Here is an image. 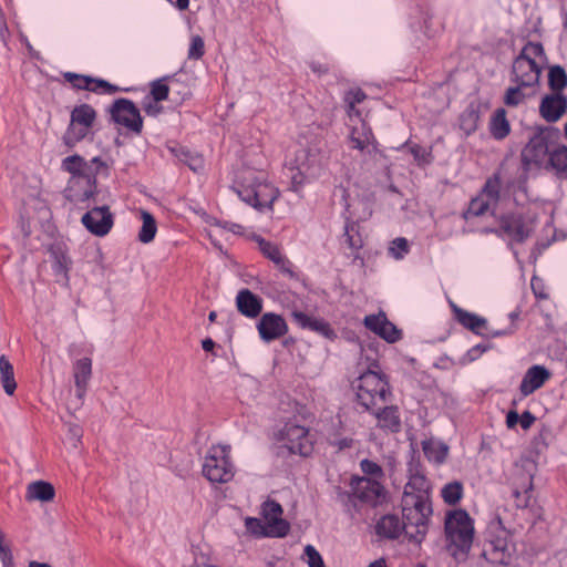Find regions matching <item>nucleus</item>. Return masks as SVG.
<instances>
[{
    "label": "nucleus",
    "instance_id": "1",
    "mask_svg": "<svg viewBox=\"0 0 567 567\" xmlns=\"http://www.w3.org/2000/svg\"><path fill=\"white\" fill-rule=\"evenodd\" d=\"M61 168L71 175L66 197L74 204L85 203L96 193V176L107 166L101 157L86 162L74 154L62 159Z\"/></svg>",
    "mask_w": 567,
    "mask_h": 567
},
{
    "label": "nucleus",
    "instance_id": "2",
    "mask_svg": "<svg viewBox=\"0 0 567 567\" xmlns=\"http://www.w3.org/2000/svg\"><path fill=\"white\" fill-rule=\"evenodd\" d=\"M402 514L405 536L410 542L420 545L427 533L432 514L429 497L422 493L404 491Z\"/></svg>",
    "mask_w": 567,
    "mask_h": 567
},
{
    "label": "nucleus",
    "instance_id": "3",
    "mask_svg": "<svg viewBox=\"0 0 567 567\" xmlns=\"http://www.w3.org/2000/svg\"><path fill=\"white\" fill-rule=\"evenodd\" d=\"M445 549L455 559H464L474 540V520L464 509L446 514L444 522Z\"/></svg>",
    "mask_w": 567,
    "mask_h": 567
},
{
    "label": "nucleus",
    "instance_id": "4",
    "mask_svg": "<svg viewBox=\"0 0 567 567\" xmlns=\"http://www.w3.org/2000/svg\"><path fill=\"white\" fill-rule=\"evenodd\" d=\"M237 194L247 204L262 210L272 207L279 190L267 181L264 172L247 168L240 174Z\"/></svg>",
    "mask_w": 567,
    "mask_h": 567
},
{
    "label": "nucleus",
    "instance_id": "5",
    "mask_svg": "<svg viewBox=\"0 0 567 567\" xmlns=\"http://www.w3.org/2000/svg\"><path fill=\"white\" fill-rule=\"evenodd\" d=\"M516 551L512 533L497 516L489 522L482 556L493 565H509Z\"/></svg>",
    "mask_w": 567,
    "mask_h": 567
},
{
    "label": "nucleus",
    "instance_id": "6",
    "mask_svg": "<svg viewBox=\"0 0 567 567\" xmlns=\"http://www.w3.org/2000/svg\"><path fill=\"white\" fill-rule=\"evenodd\" d=\"M546 59L543 44L527 42L512 64V81L520 86H535L539 82L540 62Z\"/></svg>",
    "mask_w": 567,
    "mask_h": 567
},
{
    "label": "nucleus",
    "instance_id": "7",
    "mask_svg": "<svg viewBox=\"0 0 567 567\" xmlns=\"http://www.w3.org/2000/svg\"><path fill=\"white\" fill-rule=\"evenodd\" d=\"M358 403L367 411L385 404L391 396V388L385 374L368 370L354 382Z\"/></svg>",
    "mask_w": 567,
    "mask_h": 567
},
{
    "label": "nucleus",
    "instance_id": "8",
    "mask_svg": "<svg viewBox=\"0 0 567 567\" xmlns=\"http://www.w3.org/2000/svg\"><path fill=\"white\" fill-rule=\"evenodd\" d=\"M96 121V111L90 104H81L71 111L70 123L62 141L68 148L75 147L91 132Z\"/></svg>",
    "mask_w": 567,
    "mask_h": 567
},
{
    "label": "nucleus",
    "instance_id": "9",
    "mask_svg": "<svg viewBox=\"0 0 567 567\" xmlns=\"http://www.w3.org/2000/svg\"><path fill=\"white\" fill-rule=\"evenodd\" d=\"M558 137V132L553 128H542L536 132L522 150L520 158L523 165L528 168L532 165L540 166L547 157L555 140Z\"/></svg>",
    "mask_w": 567,
    "mask_h": 567
},
{
    "label": "nucleus",
    "instance_id": "10",
    "mask_svg": "<svg viewBox=\"0 0 567 567\" xmlns=\"http://www.w3.org/2000/svg\"><path fill=\"white\" fill-rule=\"evenodd\" d=\"M496 220L497 231L502 233V238L508 240V245L525 243L534 231V220L520 213L502 214Z\"/></svg>",
    "mask_w": 567,
    "mask_h": 567
},
{
    "label": "nucleus",
    "instance_id": "11",
    "mask_svg": "<svg viewBox=\"0 0 567 567\" xmlns=\"http://www.w3.org/2000/svg\"><path fill=\"white\" fill-rule=\"evenodd\" d=\"M203 474L212 483H227L234 477L229 450L226 446H212L204 464Z\"/></svg>",
    "mask_w": 567,
    "mask_h": 567
},
{
    "label": "nucleus",
    "instance_id": "12",
    "mask_svg": "<svg viewBox=\"0 0 567 567\" xmlns=\"http://www.w3.org/2000/svg\"><path fill=\"white\" fill-rule=\"evenodd\" d=\"M280 439L285 441V446L292 454L309 456L313 451V437L302 425L292 422L286 423L280 431Z\"/></svg>",
    "mask_w": 567,
    "mask_h": 567
},
{
    "label": "nucleus",
    "instance_id": "13",
    "mask_svg": "<svg viewBox=\"0 0 567 567\" xmlns=\"http://www.w3.org/2000/svg\"><path fill=\"white\" fill-rule=\"evenodd\" d=\"M111 117L128 131L140 134L143 128V118L136 105L127 99H118L111 106Z\"/></svg>",
    "mask_w": 567,
    "mask_h": 567
},
{
    "label": "nucleus",
    "instance_id": "14",
    "mask_svg": "<svg viewBox=\"0 0 567 567\" xmlns=\"http://www.w3.org/2000/svg\"><path fill=\"white\" fill-rule=\"evenodd\" d=\"M353 499L370 506H378L385 497V489L380 482L368 477H353L350 482Z\"/></svg>",
    "mask_w": 567,
    "mask_h": 567
},
{
    "label": "nucleus",
    "instance_id": "15",
    "mask_svg": "<svg viewBox=\"0 0 567 567\" xmlns=\"http://www.w3.org/2000/svg\"><path fill=\"white\" fill-rule=\"evenodd\" d=\"M358 118V123L351 126L349 133L351 147L361 153L367 151L374 158L384 157L383 153L377 147V141L371 127L363 120Z\"/></svg>",
    "mask_w": 567,
    "mask_h": 567
},
{
    "label": "nucleus",
    "instance_id": "16",
    "mask_svg": "<svg viewBox=\"0 0 567 567\" xmlns=\"http://www.w3.org/2000/svg\"><path fill=\"white\" fill-rule=\"evenodd\" d=\"M261 515L268 525V537H285L289 533L290 525L282 518V507L276 501H266L261 506Z\"/></svg>",
    "mask_w": 567,
    "mask_h": 567
},
{
    "label": "nucleus",
    "instance_id": "17",
    "mask_svg": "<svg viewBox=\"0 0 567 567\" xmlns=\"http://www.w3.org/2000/svg\"><path fill=\"white\" fill-rule=\"evenodd\" d=\"M82 224L90 233L104 236L113 226V215L107 206L94 207L83 215Z\"/></svg>",
    "mask_w": 567,
    "mask_h": 567
},
{
    "label": "nucleus",
    "instance_id": "18",
    "mask_svg": "<svg viewBox=\"0 0 567 567\" xmlns=\"http://www.w3.org/2000/svg\"><path fill=\"white\" fill-rule=\"evenodd\" d=\"M512 485L516 506L518 508L528 507L534 487L532 473L522 467H517L513 474Z\"/></svg>",
    "mask_w": 567,
    "mask_h": 567
},
{
    "label": "nucleus",
    "instance_id": "19",
    "mask_svg": "<svg viewBox=\"0 0 567 567\" xmlns=\"http://www.w3.org/2000/svg\"><path fill=\"white\" fill-rule=\"evenodd\" d=\"M257 329L260 338L265 342H270L285 336L288 331V326L281 316L267 312L261 316Z\"/></svg>",
    "mask_w": 567,
    "mask_h": 567
},
{
    "label": "nucleus",
    "instance_id": "20",
    "mask_svg": "<svg viewBox=\"0 0 567 567\" xmlns=\"http://www.w3.org/2000/svg\"><path fill=\"white\" fill-rule=\"evenodd\" d=\"M567 112V97L553 92L545 95L539 104V114L548 123H555Z\"/></svg>",
    "mask_w": 567,
    "mask_h": 567
},
{
    "label": "nucleus",
    "instance_id": "21",
    "mask_svg": "<svg viewBox=\"0 0 567 567\" xmlns=\"http://www.w3.org/2000/svg\"><path fill=\"white\" fill-rule=\"evenodd\" d=\"M364 326L388 342H396L401 339V331L388 320L383 312L367 316Z\"/></svg>",
    "mask_w": 567,
    "mask_h": 567
},
{
    "label": "nucleus",
    "instance_id": "22",
    "mask_svg": "<svg viewBox=\"0 0 567 567\" xmlns=\"http://www.w3.org/2000/svg\"><path fill=\"white\" fill-rule=\"evenodd\" d=\"M370 411L377 419V426L383 432L399 433L401 431V415L396 405H378Z\"/></svg>",
    "mask_w": 567,
    "mask_h": 567
},
{
    "label": "nucleus",
    "instance_id": "23",
    "mask_svg": "<svg viewBox=\"0 0 567 567\" xmlns=\"http://www.w3.org/2000/svg\"><path fill=\"white\" fill-rule=\"evenodd\" d=\"M551 374L549 370H547L544 365H533L530 367L519 385V390L524 396H527L542 388L549 379Z\"/></svg>",
    "mask_w": 567,
    "mask_h": 567
},
{
    "label": "nucleus",
    "instance_id": "24",
    "mask_svg": "<svg viewBox=\"0 0 567 567\" xmlns=\"http://www.w3.org/2000/svg\"><path fill=\"white\" fill-rule=\"evenodd\" d=\"M291 317L302 329H309L330 339L336 336L330 324L321 318L308 316L302 311H292Z\"/></svg>",
    "mask_w": 567,
    "mask_h": 567
},
{
    "label": "nucleus",
    "instance_id": "25",
    "mask_svg": "<svg viewBox=\"0 0 567 567\" xmlns=\"http://www.w3.org/2000/svg\"><path fill=\"white\" fill-rule=\"evenodd\" d=\"M238 311L247 318H256L262 311V300L249 289H241L236 297Z\"/></svg>",
    "mask_w": 567,
    "mask_h": 567
},
{
    "label": "nucleus",
    "instance_id": "26",
    "mask_svg": "<svg viewBox=\"0 0 567 567\" xmlns=\"http://www.w3.org/2000/svg\"><path fill=\"white\" fill-rule=\"evenodd\" d=\"M92 375V361L89 358L76 360L73 364V378L76 388V396L82 402L85 396L89 381Z\"/></svg>",
    "mask_w": 567,
    "mask_h": 567
},
{
    "label": "nucleus",
    "instance_id": "27",
    "mask_svg": "<svg viewBox=\"0 0 567 567\" xmlns=\"http://www.w3.org/2000/svg\"><path fill=\"white\" fill-rule=\"evenodd\" d=\"M375 533L382 538L396 539L404 533V525L396 515L388 514L378 520Z\"/></svg>",
    "mask_w": 567,
    "mask_h": 567
},
{
    "label": "nucleus",
    "instance_id": "28",
    "mask_svg": "<svg viewBox=\"0 0 567 567\" xmlns=\"http://www.w3.org/2000/svg\"><path fill=\"white\" fill-rule=\"evenodd\" d=\"M261 252L270 259L281 271L292 274L289 260L281 254L277 245L262 238L258 239Z\"/></svg>",
    "mask_w": 567,
    "mask_h": 567
},
{
    "label": "nucleus",
    "instance_id": "29",
    "mask_svg": "<svg viewBox=\"0 0 567 567\" xmlns=\"http://www.w3.org/2000/svg\"><path fill=\"white\" fill-rule=\"evenodd\" d=\"M55 491L51 483L37 481L28 485L25 498L28 501L50 502L54 498Z\"/></svg>",
    "mask_w": 567,
    "mask_h": 567
},
{
    "label": "nucleus",
    "instance_id": "30",
    "mask_svg": "<svg viewBox=\"0 0 567 567\" xmlns=\"http://www.w3.org/2000/svg\"><path fill=\"white\" fill-rule=\"evenodd\" d=\"M422 449L426 458L436 464H442L449 453V446L446 444L434 440L424 441Z\"/></svg>",
    "mask_w": 567,
    "mask_h": 567
},
{
    "label": "nucleus",
    "instance_id": "31",
    "mask_svg": "<svg viewBox=\"0 0 567 567\" xmlns=\"http://www.w3.org/2000/svg\"><path fill=\"white\" fill-rule=\"evenodd\" d=\"M0 381L4 392L8 395H12L17 389L14 370L13 365L4 354L0 357Z\"/></svg>",
    "mask_w": 567,
    "mask_h": 567
},
{
    "label": "nucleus",
    "instance_id": "32",
    "mask_svg": "<svg viewBox=\"0 0 567 567\" xmlns=\"http://www.w3.org/2000/svg\"><path fill=\"white\" fill-rule=\"evenodd\" d=\"M501 189L502 176L498 172H495L486 179L480 194L489 200L493 204V207H495L501 199Z\"/></svg>",
    "mask_w": 567,
    "mask_h": 567
},
{
    "label": "nucleus",
    "instance_id": "33",
    "mask_svg": "<svg viewBox=\"0 0 567 567\" xmlns=\"http://www.w3.org/2000/svg\"><path fill=\"white\" fill-rule=\"evenodd\" d=\"M509 132L511 126L506 118V111L504 109L496 110L491 121V134L496 140H503Z\"/></svg>",
    "mask_w": 567,
    "mask_h": 567
},
{
    "label": "nucleus",
    "instance_id": "34",
    "mask_svg": "<svg viewBox=\"0 0 567 567\" xmlns=\"http://www.w3.org/2000/svg\"><path fill=\"white\" fill-rule=\"evenodd\" d=\"M455 313L458 322L475 333H481V331L486 327V320L474 313L462 309H456Z\"/></svg>",
    "mask_w": 567,
    "mask_h": 567
},
{
    "label": "nucleus",
    "instance_id": "35",
    "mask_svg": "<svg viewBox=\"0 0 567 567\" xmlns=\"http://www.w3.org/2000/svg\"><path fill=\"white\" fill-rule=\"evenodd\" d=\"M141 217H142L143 225L138 233V239L143 244H148L154 239V237L156 235V231H157L156 221H155L153 215L146 210L141 212Z\"/></svg>",
    "mask_w": 567,
    "mask_h": 567
},
{
    "label": "nucleus",
    "instance_id": "36",
    "mask_svg": "<svg viewBox=\"0 0 567 567\" xmlns=\"http://www.w3.org/2000/svg\"><path fill=\"white\" fill-rule=\"evenodd\" d=\"M367 99V94L361 89H352L346 92L343 101L347 105V114L351 118L353 116L361 117V113L355 105L362 103Z\"/></svg>",
    "mask_w": 567,
    "mask_h": 567
},
{
    "label": "nucleus",
    "instance_id": "37",
    "mask_svg": "<svg viewBox=\"0 0 567 567\" xmlns=\"http://www.w3.org/2000/svg\"><path fill=\"white\" fill-rule=\"evenodd\" d=\"M548 85L556 93H561L567 86V73L560 65H554L549 69Z\"/></svg>",
    "mask_w": 567,
    "mask_h": 567
},
{
    "label": "nucleus",
    "instance_id": "38",
    "mask_svg": "<svg viewBox=\"0 0 567 567\" xmlns=\"http://www.w3.org/2000/svg\"><path fill=\"white\" fill-rule=\"evenodd\" d=\"M441 496L446 504L455 505L463 496L462 483L455 481L446 484L441 491Z\"/></svg>",
    "mask_w": 567,
    "mask_h": 567
},
{
    "label": "nucleus",
    "instance_id": "39",
    "mask_svg": "<svg viewBox=\"0 0 567 567\" xmlns=\"http://www.w3.org/2000/svg\"><path fill=\"white\" fill-rule=\"evenodd\" d=\"M492 206L493 204L489 200H487L484 196L478 194L470 202L468 208L465 213V218H467L468 216H483L489 210Z\"/></svg>",
    "mask_w": 567,
    "mask_h": 567
},
{
    "label": "nucleus",
    "instance_id": "40",
    "mask_svg": "<svg viewBox=\"0 0 567 567\" xmlns=\"http://www.w3.org/2000/svg\"><path fill=\"white\" fill-rule=\"evenodd\" d=\"M549 165L557 172H567V146L561 145L550 151Z\"/></svg>",
    "mask_w": 567,
    "mask_h": 567
},
{
    "label": "nucleus",
    "instance_id": "41",
    "mask_svg": "<svg viewBox=\"0 0 567 567\" xmlns=\"http://www.w3.org/2000/svg\"><path fill=\"white\" fill-rule=\"evenodd\" d=\"M525 86L516 84L506 90L504 95V104L509 107H515L522 104L526 100V94L523 92Z\"/></svg>",
    "mask_w": 567,
    "mask_h": 567
},
{
    "label": "nucleus",
    "instance_id": "42",
    "mask_svg": "<svg viewBox=\"0 0 567 567\" xmlns=\"http://www.w3.org/2000/svg\"><path fill=\"white\" fill-rule=\"evenodd\" d=\"M65 81H68L74 89L78 90H90V84L93 82V78L83 74H76L66 72L63 74Z\"/></svg>",
    "mask_w": 567,
    "mask_h": 567
},
{
    "label": "nucleus",
    "instance_id": "43",
    "mask_svg": "<svg viewBox=\"0 0 567 567\" xmlns=\"http://www.w3.org/2000/svg\"><path fill=\"white\" fill-rule=\"evenodd\" d=\"M344 236L350 249L358 250L362 247L363 241L358 234L355 224L352 223L346 226Z\"/></svg>",
    "mask_w": 567,
    "mask_h": 567
},
{
    "label": "nucleus",
    "instance_id": "44",
    "mask_svg": "<svg viewBox=\"0 0 567 567\" xmlns=\"http://www.w3.org/2000/svg\"><path fill=\"white\" fill-rule=\"evenodd\" d=\"M480 120V115L477 112L470 110L462 114L461 116V127L467 134L472 133L477 127V122Z\"/></svg>",
    "mask_w": 567,
    "mask_h": 567
},
{
    "label": "nucleus",
    "instance_id": "45",
    "mask_svg": "<svg viewBox=\"0 0 567 567\" xmlns=\"http://www.w3.org/2000/svg\"><path fill=\"white\" fill-rule=\"evenodd\" d=\"M247 530L256 536H268V525L258 518L247 517L245 520Z\"/></svg>",
    "mask_w": 567,
    "mask_h": 567
},
{
    "label": "nucleus",
    "instance_id": "46",
    "mask_svg": "<svg viewBox=\"0 0 567 567\" xmlns=\"http://www.w3.org/2000/svg\"><path fill=\"white\" fill-rule=\"evenodd\" d=\"M205 53V43L200 35H194L190 40V45L188 49V59L198 60Z\"/></svg>",
    "mask_w": 567,
    "mask_h": 567
},
{
    "label": "nucleus",
    "instance_id": "47",
    "mask_svg": "<svg viewBox=\"0 0 567 567\" xmlns=\"http://www.w3.org/2000/svg\"><path fill=\"white\" fill-rule=\"evenodd\" d=\"M151 93L154 99V102L157 103L168 97L169 87L164 82V80H157L152 83Z\"/></svg>",
    "mask_w": 567,
    "mask_h": 567
},
{
    "label": "nucleus",
    "instance_id": "48",
    "mask_svg": "<svg viewBox=\"0 0 567 567\" xmlns=\"http://www.w3.org/2000/svg\"><path fill=\"white\" fill-rule=\"evenodd\" d=\"M360 467L364 474L371 476L370 478L377 480L383 476L382 467L373 461L362 460Z\"/></svg>",
    "mask_w": 567,
    "mask_h": 567
},
{
    "label": "nucleus",
    "instance_id": "49",
    "mask_svg": "<svg viewBox=\"0 0 567 567\" xmlns=\"http://www.w3.org/2000/svg\"><path fill=\"white\" fill-rule=\"evenodd\" d=\"M408 251H409V244L405 238L399 237V238H395L394 240H392L391 246H390V252L394 258L400 259L405 254H408Z\"/></svg>",
    "mask_w": 567,
    "mask_h": 567
},
{
    "label": "nucleus",
    "instance_id": "50",
    "mask_svg": "<svg viewBox=\"0 0 567 567\" xmlns=\"http://www.w3.org/2000/svg\"><path fill=\"white\" fill-rule=\"evenodd\" d=\"M297 167L300 171H308L315 165V157L310 155V151L306 148L299 150L297 154Z\"/></svg>",
    "mask_w": 567,
    "mask_h": 567
},
{
    "label": "nucleus",
    "instance_id": "51",
    "mask_svg": "<svg viewBox=\"0 0 567 567\" xmlns=\"http://www.w3.org/2000/svg\"><path fill=\"white\" fill-rule=\"evenodd\" d=\"M305 555L309 567H326L321 555L312 545H307L305 547Z\"/></svg>",
    "mask_w": 567,
    "mask_h": 567
},
{
    "label": "nucleus",
    "instance_id": "52",
    "mask_svg": "<svg viewBox=\"0 0 567 567\" xmlns=\"http://www.w3.org/2000/svg\"><path fill=\"white\" fill-rule=\"evenodd\" d=\"M117 86L101 80V79H93V82L90 84L91 92H105V93H115L117 92Z\"/></svg>",
    "mask_w": 567,
    "mask_h": 567
},
{
    "label": "nucleus",
    "instance_id": "53",
    "mask_svg": "<svg viewBox=\"0 0 567 567\" xmlns=\"http://www.w3.org/2000/svg\"><path fill=\"white\" fill-rule=\"evenodd\" d=\"M410 153L413 155L414 159L421 164H429L431 162L430 152L424 147L417 144H413L410 146Z\"/></svg>",
    "mask_w": 567,
    "mask_h": 567
},
{
    "label": "nucleus",
    "instance_id": "54",
    "mask_svg": "<svg viewBox=\"0 0 567 567\" xmlns=\"http://www.w3.org/2000/svg\"><path fill=\"white\" fill-rule=\"evenodd\" d=\"M535 421V415L529 411H524L522 415H519V423L524 430H528L534 424Z\"/></svg>",
    "mask_w": 567,
    "mask_h": 567
},
{
    "label": "nucleus",
    "instance_id": "55",
    "mask_svg": "<svg viewBox=\"0 0 567 567\" xmlns=\"http://www.w3.org/2000/svg\"><path fill=\"white\" fill-rule=\"evenodd\" d=\"M0 557L1 560L13 557L10 547L4 544V534L0 536Z\"/></svg>",
    "mask_w": 567,
    "mask_h": 567
},
{
    "label": "nucleus",
    "instance_id": "56",
    "mask_svg": "<svg viewBox=\"0 0 567 567\" xmlns=\"http://www.w3.org/2000/svg\"><path fill=\"white\" fill-rule=\"evenodd\" d=\"M519 422V414L512 410L506 415V425L512 429Z\"/></svg>",
    "mask_w": 567,
    "mask_h": 567
},
{
    "label": "nucleus",
    "instance_id": "57",
    "mask_svg": "<svg viewBox=\"0 0 567 567\" xmlns=\"http://www.w3.org/2000/svg\"><path fill=\"white\" fill-rule=\"evenodd\" d=\"M338 447L340 450H343V449H349L352 446L353 444V440L352 439H349V437H346V439H342L340 440L338 443Z\"/></svg>",
    "mask_w": 567,
    "mask_h": 567
},
{
    "label": "nucleus",
    "instance_id": "58",
    "mask_svg": "<svg viewBox=\"0 0 567 567\" xmlns=\"http://www.w3.org/2000/svg\"><path fill=\"white\" fill-rule=\"evenodd\" d=\"M202 347L205 351L209 352L214 349L215 342L212 339L207 338V339L203 340Z\"/></svg>",
    "mask_w": 567,
    "mask_h": 567
},
{
    "label": "nucleus",
    "instance_id": "59",
    "mask_svg": "<svg viewBox=\"0 0 567 567\" xmlns=\"http://www.w3.org/2000/svg\"><path fill=\"white\" fill-rule=\"evenodd\" d=\"M311 69L313 72H317V73H327L328 72V68L323 64H316V63H312L311 64Z\"/></svg>",
    "mask_w": 567,
    "mask_h": 567
},
{
    "label": "nucleus",
    "instance_id": "60",
    "mask_svg": "<svg viewBox=\"0 0 567 567\" xmlns=\"http://www.w3.org/2000/svg\"><path fill=\"white\" fill-rule=\"evenodd\" d=\"M161 110H162V107L158 106L157 104H155L154 106L152 104H150L145 107L146 113L152 114V115L157 114Z\"/></svg>",
    "mask_w": 567,
    "mask_h": 567
},
{
    "label": "nucleus",
    "instance_id": "61",
    "mask_svg": "<svg viewBox=\"0 0 567 567\" xmlns=\"http://www.w3.org/2000/svg\"><path fill=\"white\" fill-rule=\"evenodd\" d=\"M497 230H498V226L496 228L485 227V228L481 229V233L482 234H494L502 238V233H499Z\"/></svg>",
    "mask_w": 567,
    "mask_h": 567
},
{
    "label": "nucleus",
    "instance_id": "62",
    "mask_svg": "<svg viewBox=\"0 0 567 567\" xmlns=\"http://www.w3.org/2000/svg\"><path fill=\"white\" fill-rule=\"evenodd\" d=\"M189 6V0H176V7L179 10H186Z\"/></svg>",
    "mask_w": 567,
    "mask_h": 567
},
{
    "label": "nucleus",
    "instance_id": "63",
    "mask_svg": "<svg viewBox=\"0 0 567 567\" xmlns=\"http://www.w3.org/2000/svg\"><path fill=\"white\" fill-rule=\"evenodd\" d=\"M368 567H386V563L384 558H380L371 563Z\"/></svg>",
    "mask_w": 567,
    "mask_h": 567
},
{
    "label": "nucleus",
    "instance_id": "64",
    "mask_svg": "<svg viewBox=\"0 0 567 567\" xmlns=\"http://www.w3.org/2000/svg\"><path fill=\"white\" fill-rule=\"evenodd\" d=\"M28 567H51L48 563L30 561Z\"/></svg>",
    "mask_w": 567,
    "mask_h": 567
}]
</instances>
